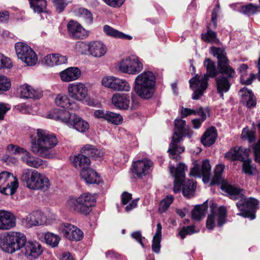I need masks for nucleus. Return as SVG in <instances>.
Instances as JSON below:
<instances>
[{
  "label": "nucleus",
  "instance_id": "obj_58",
  "mask_svg": "<svg viewBox=\"0 0 260 260\" xmlns=\"http://www.w3.org/2000/svg\"><path fill=\"white\" fill-rule=\"evenodd\" d=\"M131 237L135 239L139 244H141L143 248L145 247L143 242V239L145 240V237H142L140 231H136L132 233Z\"/></svg>",
  "mask_w": 260,
  "mask_h": 260
},
{
  "label": "nucleus",
  "instance_id": "obj_14",
  "mask_svg": "<svg viewBox=\"0 0 260 260\" xmlns=\"http://www.w3.org/2000/svg\"><path fill=\"white\" fill-rule=\"evenodd\" d=\"M143 64L135 56H128L122 60L119 64V70L124 73L136 75L141 72Z\"/></svg>",
  "mask_w": 260,
  "mask_h": 260
},
{
  "label": "nucleus",
  "instance_id": "obj_18",
  "mask_svg": "<svg viewBox=\"0 0 260 260\" xmlns=\"http://www.w3.org/2000/svg\"><path fill=\"white\" fill-rule=\"evenodd\" d=\"M152 165V162L147 159L138 160L134 162L131 168L133 177L141 178L146 175Z\"/></svg>",
  "mask_w": 260,
  "mask_h": 260
},
{
  "label": "nucleus",
  "instance_id": "obj_51",
  "mask_svg": "<svg viewBox=\"0 0 260 260\" xmlns=\"http://www.w3.org/2000/svg\"><path fill=\"white\" fill-rule=\"evenodd\" d=\"M52 3L58 13L62 12L68 4L66 0H52Z\"/></svg>",
  "mask_w": 260,
  "mask_h": 260
},
{
  "label": "nucleus",
  "instance_id": "obj_11",
  "mask_svg": "<svg viewBox=\"0 0 260 260\" xmlns=\"http://www.w3.org/2000/svg\"><path fill=\"white\" fill-rule=\"evenodd\" d=\"M15 48L18 58L27 66H34L37 63L38 57L36 53L27 44L17 42L15 45Z\"/></svg>",
  "mask_w": 260,
  "mask_h": 260
},
{
  "label": "nucleus",
  "instance_id": "obj_12",
  "mask_svg": "<svg viewBox=\"0 0 260 260\" xmlns=\"http://www.w3.org/2000/svg\"><path fill=\"white\" fill-rule=\"evenodd\" d=\"M18 187V182L13 174L4 171L0 173V192L6 195L14 194Z\"/></svg>",
  "mask_w": 260,
  "mask_h": 260
},
{
  "label": "nucleus",
  "instance_id": "obj_56",
  "mask_svg": "<svg viewBox=\"0 0 260 260\" xmlns=\"http://www.w3.org/2000/svg\"><path fill=\"white\" fill-rule=\"evenodd\" d=\"M216 215L214 213H212L209 215L206 221V226L209 230H212L215 225V220Z\"/></svg>",
  "mask_w": 260,
  "mask_h": 260
},
{
  "label": "nucleus",
  "instance_id": "obj_21",
  "mask_svg": "<svg viewBox=\"0 0 260 260\" xmlns=\"http://www.w3.org/2000/svg\"><path fill=\"white\" fill-rule=\"evenodd\" d=\"M16 225L14 214L7 211L0 210V230H8Z\"/></svg>",
  "mask_w": 260,
  "mask_h": 260
},
{
  "label": "nucleus",
  "instance_id": "obj_23",
  "mask_svg": "<svg viewBox=\"0 0 260 260\" xmlns=\"http://www.w3.org/2000/svg\"><path fill=\"white\" fill-rule=\"evenodd\" d=\"M230 7L234 10L238 11L245 15H254L260 12V6L252 3L244 5H242L241 3H235L231 4Z\"/></svg>",
  "mask_w": 260,
  "mask_h": 260
},
{
  "label": "nucleus",
  "instance_id": "obj_42",
  "mask_svg": "<svg viewBox=\"0 0 260 260\" xmlns=\"http://www.w3.org/2000/svg\"><path fill=\"white\" fill-rule=\"evenodd\" d=\"M248 68L246 64L242 63L240 65L238 70L239 73L241 74V82L243 84L250 85L252 83L254 79H255V75L251 74L250 76L247 79H244V75L246 74L247 70Z\"/></svg>",
  "mask_w": 260,
  "mask_h": 260
},
{
  "label": "nucleus",
  "instance_id": "obj_46",
  "mask_svg": "<svg viewBox=\"0 0 260 260\" xmlns=\"http://www.w3.org/2000/svg\"><path fill=\"white\" fill-rule=\"evenodd\" d=\"M44 239L46 243L52 247H57L60 240V238L58 236L51 233L45 234Z\"/></svg>",
  "mask_w": 260,
  "mask_h": 260
},
{
  "label": "nucleus",
  "instance_id": "obj_57",
  "mask_svg": "<svg viewBox=\"0 0 260 260\" xmlns=\"http://www.w3.org/2000/svg\"><path fill=\"white\" fill-rule=\"evenodd\" d=\"M76 48L78 51L83 54L87 50L89 51V44L84 42H78L76 45Z\"/></svg>",
  "mask_w": 260,
  "mask_h": 260
},
{
  "label": "nucleus",
  "instance_id": "obj_53",
  "mask_svg": "<svg viewBox=\"0 0 260 260\" xmlns=\"http://www.w3.org/2000/svg\"><path fill=\"white\" fill-rule=\"evenodd\" d=\"M56 54H51L47 55L42 59V63L48 67H53L56 66Z\"/></svg>",
  "mask_w": 260,
  "mask_h": 260
},
{
  "label": "nucleus",
  "instance_id": "obj_39",
  "mask_svg": "<svg viewBox=\"0 0 260 260\" xmlns=\"http://www.w3.org/2000/svg\"><path fill=\"white\" fill-rule=\"evenodd\" d=\"M28 1L30 8L35 13L39 14L41 13L46 12L47 14H48L46 11V0H28Z\"/></svg>",
  "mask_w": 260,
  "mask_h": 260
},
{
  "label": "nucleus",
  "instance_id": "obj_16",
  "mask_svg": "<svg viewBox=\"0 0 260 260\" xmlns=\"http://www.w3.org/2000/svg\"><path fill=\"white\" fill-rule=\"evenodd\" d=\"M69 96L73 99L82 101L87 95L88 89L82 83L76 82L69 84L68 87Z\"/></svg>",
  "mask_w": 260,
  "mask_h": 260
},
{
  "label": "nucleus",
  "instance_id": "obj_31",
  "mask_svg": "<svg viewBox=\"0 0 260 260\" xmlns=\"http://www.w3.org/2000/svg\"><path fill=\"white\" fill-rule=\"evenodd\" d=\"M217 132L215 127L211 126L208 128L203 135L201 141L206 147H210L216 141Z\"/></svg>",
  "mask_w": 260,
  "mask_h": 260
},
{
  "label": "nucleus",
  "instance_id": "obj_55",
  "mask_svg": "<svg viewBox=\"0 0 260 260\" xmlns=\"http://www.w3.org/2000/svg\"><path fill=\"white\" fill-rule=\"evenodd\" d=\"M241 136L242 139H247L251 143L255 139V132L244 128L242 131Z\"/></svg>",
  "mask_w": 260,
  "mask_h": 260
},
{
  "label": "nucleus",
  "instance_id": "obj_5",
  "mask_svg": "<svg viewBox=\"0 0 260 260\" xmlns=\"http://www.w3.org/2000/svg\"><path fill=\"white\" fill-rule=\"evenodd\" d=\"M186 170V166L182 163H179L176 168L174 166H171L170 168V172L171 174H173L174 171L175 172L173 175L175 178L173 191L175 193L179 192L182 187L183 196L190 198L194 196L196 185L192 180L185 181V171Z\"/></svg>",
  "mask_w": 260,
  "mask_h": 260
},
{
  "label": "nucleus",
  "instance_id": "obj_35",
  "mask_svg": "<svg viewBox=\"0 0 260 260\" xmlns=\"http://www.w3.org/2000/svg\"><path fill=\"white\" fill-rule=\"evenodd\" d=\"M81 152L89 157L95 158L101 157L103 155V151L95 146L87 144L84 146L81 150Z\"/></svg>",
  "mask_w": 260,
  "mask_h": 260
},
{
  "label": "nucleus",
  "instance_id": "obj_29",
  "mask_svg": "<svg viewBox=\"0 0 260 260\" xmlns=\"http://www.w3.org/2000/svg\"><path fill=\"white\" fill-rule=\"evenodd\" d=\"M55 102L56 105L63 108L77 110L79 109L76 102L72 101L66 94H59L55 98Z\"/></svg>",
  "mask_w": 260,
  "mask_h": 260
},
{
  "label": "nucleus",
  "instance_id": "obj_27",
  "mask_svg": "<svg viewBox=\"0 0 260 260\" xmlns=\"http://www.w3.org/2000/svg\"><path fill=\"white\" fill-rule=\"evenodd\" d=\"M112 103L114 106L120 110L128 109L129 106V96L127 94L116 93L112 98Z\"/></svg>",
  "mask_w": 260,
  "mask_h": 260
},
{
  "label": "nucleus",
  "instance_id": "obj_4",
  "mask_svg": "<svg viewBox=\"0 0 260 260\" xmlns=\"http://www.w3.org/2000/svg\"><path fill=\"white\" fill-rule=\"evenodd\" d=\"M156 77L153 72L144 71L135 78L134 90L143 100L152 98L155 92Z\"/></svg>",
  "mask_w": 260,
  "mask_h": 260
},
{
  "label": "nucleus",
  "instance_id": "obj_26",
  "mask_svg": "<svg viewBox=\"0 0 260 260\" xmlns=\"http://www.w3.org/2000/svg\"><path fill=\"white\" fill-rule=\"evenodd\" d=\"M81 75L80 70L75 67H69L59 73L61 80L66 82L76 80L80 77Z\"/></svg>",
  "mask_w": 260,
  "mask_h": 260
},
{
  "label": "nucleus",
  "instance_id": "obj_9",
  "mask_svg": "<svg viewBox=\"0 0 260 260\" xmlns=\"http://www.w3.org/2000/svg\"><path fill=\"white\" fill-rule=\"evenodd\" d=\"M26 236L21 233L11 232L0 239V248L8 253H13L22 248L26 244Z\"/></svg>",
  "mask_w": 260,
  "mask_h": 260
},
{
  "label": "nucleus",
  "instance_id": "obj_20",
  "mask_svg": "<svg viewBox=\"0 0 260 260\" xmlns=\"http://www.w3.org/2000/svg\"><path fill=\"white\" fill-rule=\"evenodd\" d=\"M67 28L70 36L73 39H83L88 36L85 29L77 21L70 20Z\"/></svg>",
  "mask_w": 260,
  "mask_h": 260
},
{
  "label": "nucleus",
  "instance_id": "obj_45",
  "mask_svg": "<svg viewBox=\"0 0 260 260\" xmlns=\"http://www.w3.org/2000/svg\"><path fill=\"white\" fill-rule=\"evenodd\" d=\"M207 32L201 35L202 39L209 43H216L218 40L217 38V33L207 26Z\"/></svg>",
  "mask_w": 260,
  "mask_h": 260
},
{
  "label": "nucleus",
  "instance_id": "obj_62",
  "mask_svg": "<svg viewBox=\"0 0 260 260\" xmlns=\"http://www.w3.org/2000/svg\"><path fill=\"white\" fill-rule=\"evenodd\" d=\"M106 257L107 258L120 259L122 255L113 250H110L106 252Z\"/></svg>",
  "mask_w": 260,
  "mask_h": 260
},
{
  "label": "nucleus",
  "instance_id": "obj_3",
  "mask_svg": "<svg viewBox=\"0 0 260 260\" xmlns=\"http://www.w3.org/2000/svg\"><path fill=\"white\" fill-rule=\"evenodd\" d=\"M37 134V141L31 142V151L42 157H53V154L51 150L58 143L55 135L43 129H38Z\"/></svg>",
  "mask_w": 260,
  "mask_h": 260
},
{
  "label": "nucleus",
  "instance_id": "obj_33",
  "mask_svg": "<svg viewBox=\"0 0 260 260\" xmlns=\"http://www.w3.org/2000/svg\"><path fill=\"white\" fill-rule=\"evenodd\" d=\"M106 46L100 42H93L89 43V52L91 55L96 57H100L106 52Z\"/></svg>",
  "mask_w": 260,
  "mask_h": 260
},
{
  "label": "nucleus",
  "instance_id": "obj_6",
  "mask_svg": "<svg viewBox=\"0 0 260 260\" xmlns=\"http://www.w3.org/2000/svg\"><path fill=\"white\" fill-rule=\"evenodd\" d=\"M186 122L181 119L175 120V131L172 137L168 152L171 159L178 161L181 158L180 154L184 152V148L180 145L182 136L187 134Z\"/></svg>",
  "mask_w": 260,
  "mask_h": 260
},
{
  "label": "nucleus",
  "instance_id": "obj_63",
  "mask_svg": "<svg viewBox=\"0 0 260 260\" xmlns=\"http://www.w3.org/2000/svg\"><path fill=\"white\" fill-rule=\"evenodd\" d=\"M121 204L122 205H125L132 199V194L126 191H124L121 195Z\"/></svg>",
  "mask_w": 260,
  "mask_h": 260
},
{
  "label": "nucleus",
  "instance_id": "obj_60",
  "mask_svg": "<svg viewBox=\"0 0 260 260\" xmlns=\"http://www.w3.org/2000/svg\"><path fill=\"white\" fill-rule=\"evenodd\" d=\"M253 149L255 156V161L260 163V139L253 146Z\"/></svg>",
  "mask_w": 260,
  "mask_h": 260
},
{
  "label": "nucleus",
  "instance_id": "obj_40",
  "mask_svg": "<svg viewBox=\"0 0 260 260\" xmlns=\"http://www.w3.org/2000/svg\"><path fill=\"white\" fill-rule=\"evenodd\" d=\"M242 171L245 174L249 176H253L257 173L256 166L252 164L250 158H247L242 161Z\"/></svg>",
  "mask_w": 260,
  "mask_h": 260
},
{
  "label": "nucleus",
  "instance_id": "obj_50",
  "mask_svg": "<svg viewBox=\"0 0 260 260\" xmlns=\"http://www.w3.org/2000/svg\"><path fill=\"white\" fill-rule=\"evenodd\" d=\"M11 86L9 79L3 75H0V94L8 91Z\"/></svg>",
  "mask_w": 260,
  "mask_h": 260
},
{
  "label": "nucleus",
  "instance_id": "obj_24",
  "mask_svg": "<svg viewBox=\"0 0 260 260\" xmlns=\"http://www.w3.org/2000/svg\"><path fill=\"white\" fill-rule=\"evenodd\" d=\"M75 114L71 113L70 112L58 109H54L48 115V117L55 120H60L62 122L70 125L72 117Z\"/></svg>",
  "mask_w": 260,
  "mask_h": 260
},
{
  "label": "nucleus",
  "instance_id": "obj_37",
  "mask_svg": "<svg viewBox=\"0 0 260 260\" xmlns=\"http://www.w3.org/2000/svg\"><path fill=\"white\" fill-rule=\"evenodd\" d=\"M103 30L107 35L115 38L128 40L132 39V36L124 34L123 32L119 31L118 30L115 29L108 25H104L103 27Z\"/></svg>",
  "mask_w": 260,
  "mask_h": 260
},
{
  "label": "nucleus",
  "instance_id": "obj_32",
  "mask_svg": "<svg viewBox=\"0 0 260 260\" xmlns=\"http://www.w3.org/2000/svg\"><path fill=\"white\" fill-rule=\"evenodd\" d=\"M74 167L81 171L89 167L90 164L89 158L83 153L74 155L71 158Z\"/></svg>",
  "mask_w": 260,
  "mask_h": 260
},
{
  "label": "nucleus",
  "instance_id": "obj_22",
  "mask_svg": "<svg viewBox=\"0 0 260 260\" xmlns=\"http://www.w3.org/2000/svg\"><path fill=\"white\" fill-rule=\"evenodd\" d=\"M94 115L98 118H103L115 125L120 124L123 121V118L120 114L108 111L98 110L94 112Z\"/></svg>",
  "mask_w": 260,
  "mask_h": 260
},
{
  "label": "nucleus",
  "instance_id": "obj_41",
  "mask_svg": "<svg viewBox=\"0 0 260 260\" xmlns=\"http://www.w3.org/2000/svg\"><path fill=\"white\" fill-rule=\"evenodd\" d=\"M208 208L206 202L202 205H196L192 211V218L196 220H200L206 214Z\"/></svg>",
  "mask_w": 260,
  "mask_h": 260
},
{
  "label": "nucleus",
  "instance_id": "obj_64",
  "mask_svg": "<svg viewBox=\"0 0 260 260\" xmlns=\"http://www.w3.org/2000/svg\"><path fill=\"white\" fill-rule=\"evenodd\" d=\"M173 201L172 196L167 197L161 202L160 206L164 210L167 209Z\"/></svg>",
  "mask_w": 260,
  "mask_h": 260
},
{
  "label": "nucleus",
  "instance_id": "obj_38",
  "mask_svg": "<svg viewBox=\"0 0 260 260\" xmlns=\"http://www.w3.org/2000/svg\"><path fill=\"white\" fill-rule=\"evenodd\" d=\"M194 115H199L202 117V121H204L206 119V115L202 107H200L198 109H191L187 108L182 107L181 111V117L185 118L188 116Z\"/></svg>",
  "mask_w": 260,
  "mask_h": 260
},
{
  "label": "nucleus",
  "instance_id": "obj_49",
  "mask_svg": "<svg viewBox=\"0 0 260 260\" xmlns=\"http://www.w3.org/2000/svg\"><path fill=\"white\" fill-rule=\"evenodd\" d=\"M217 216V226H221L225 223L227 216V211L225 207L221 206L219 208Z\"/></svg>",
  "mask_w": 260,
  "mask_h": 260
},
{
  "label": "nucleus",
  "instance_id": "obj_2",
  "mask_svg": "<svg viewBox=\"0 0 260 260\" xmlns=\"http://www.w3.org/2000/svg\"><path fill=\"white\" fill-rule=\"evenodd\" d=\"M222 191L228 193V196L233 200H239L236 203V207L239 213L237 215L250 220L256 218V212L259 209V202L254 198H247L244 190L235 185L228 182H223L221 185Z\"/></svg>",
  "mask_w": 260,
  "mask_h": 260
},
{
  "label": "nucleus",
  "instance_id": "obj_36",
  "mask_svg": "<svg viewBox=\"0 0 260 260\" xmlns=\"http://www.w3.org/2000/svg\"><path fill=\"white\" fill-rule=\"evenodd\" d=\"M162 226L160 223H158L156 225V231L153 237L152 250L156 253H159L160 248V242L161 240Z\"/></svg>",
  "mask_w": 260,
  "mask_h": 260
},
{
  "label": "nucleus",
  "instance_id": "obj_34",
  "mask_svg": "<svg viewBox=\"0 0 260 260\" xmlns=\"http://www.w3.org/2000/svg\"><path fill=\"white\" fill-rule=\"evenodd\" d=\"M69 126H72L77 131L82 133L86 132L89 128L88 123L75 114L72 117V121Z\"/></svg>",
  "mask_w": 260,
  "mask_h": 260
},
{
  "label": "nucleus",
  "instance_id": "obj_17",
  "mask_svg": "<svg viewBox=\"0 0 260 260\" xmlns=\"http://www.w3.org/2000/svg\"><path fill=\"white\" fill-rule=\"evenodd\" d=\"M211 166L209 160L206 159L202 162L201 168L198 164H196L191 168L189 175L194 177H202L205 183L209 182L211 176Z\"/></svg>",
  "mask_w": 260,
  "mask_h": 260
},
{
  "label": "nucleus",
  "instance_id": "obj_54",
  "mask_svg": "<svg viewBox=\"0 0 260 260\" xmlns=\"http://www.w3.org/2000/svg\"><path fill=\"white\" fill-rule=\"evenodd\" d=\"M12 67V63L10 58L0 53V69H10Z\"/></svg>",
  "mask_w": 260,
  "mask_h": 260
},
{
  "label": "nucleus",
  "instance_id": "obj_48",
  "mask_svg": "<svg viewBox=\"0 0 260 260\" xmlns=\"http://www.w3.org/2000/svg\"><path fill=\"white\" fill-rule=\"evenodd\" d=\"M22 224L27 228H31L32 226H36L39 224V221L35 214H30L26 218L22 219Z\"/></svg>",
  "mask_w": 260,
  "mask_h": 260
},
{
  "label": "nucleus",
  "instance_id": "obj_52",
  "mask_svg": "<svg viewBox=\"0 0 260 260\" xmlns=\"http://www.w3.org/2000/svg\"><path fill=\"white\" fill-rule=\"evenodd\" d=\"M195 232L194 226L188 225L181 228L179 233V235L180 236L181 239H184L187 235H191Z\"/></svg>",
  "mask_w": 260,
  "mask_h": 260
},
{
  "label": "nucleus",
  "instance_id": "obj_19",
  "mask_svg": "<svg viewBox=\"0 0 260 260\" xmlns=\"http://www.w3.org/2000/svg\"><path fill=\"white\" fill-rule=\"evenodd\" d=\"M43 251L42 245L38 242H26L23 247L22 252L28 259H35L39 257Z\"/></svg>",
  "mask_w": 260,
  "mask_h": 260
},
{
  "label": "nucleus",
  "instance_id": "obj_28",
  "mask_svg": "<svg viewBox=\"0 0 260 260\" xmlns=\"http://www.w3.org/2000/svg\"><path fill=\"white\" fill-rule=\"evenodd\" d=\"M19 90L20 96L23 99H39L42 96L41 90L39 89L36 90L27 84L20 86Z\"/></svg>",
  "mask_w": 260,
  "mask_h": 260
},
{
  "label": "nucleus",
  "instance_id": "obj_59",
  "mask_svg": "<svg viewBox=\"0 0 260 260\" xmlns=\"http://www.w3.org/2000/svg\"><path fill=\"white\" fill-rule=\"evenodd\" d=\"M115 78V77L113 76L104 78L102 81L103 85L113 89V85L114 83Z\"/></svg>",
  "mask_w": 260,
  "mask_h": 260
},
{
  "label": "nucleus",
  "instance_id": "obj_25",
  "mask_svg": "<svg viewBox=\"0 0 260 260\" xmlns=\"http://www.w3.org/2000/svg\"><path fill=\"white\" fill-rule=\"evenodd\" d=\"M248 151L246 149L236 146L226 152L224 157L231 161H242L246 157H248Z\"/></svg>",
  "mask_w": 260,
  "mask_h": 260
},
{
  "label": "nucleus",
  "instance_id": "obj_44",
  "mask_svg": "<svg viewBox=\"0 0 260 260\" xmlns=\"http://www.w3.org/2000/svg\"><path fill=\"white\" fill-rule=\"evenodd\" d=\"M112 89L116 91H129L131 89V86L125 80L115 77Z\"/></svg>",
  "mask_w": 260,
  "mask_h": 260
},
{
  "label": "nucleus",
  "instance_id": "obj_15",
  "mask_svg": "<svg viewBox=\"0 0 260 260\" xmlns=\"http://www.w3.org/2000/svg\"><path fill=\"white\" fill-rule=\"evenodd\" d=\"M60 233L71 241H80L83 238V232L69 223H63L59 228Z\"/></svg>",
  "mask_w": 260,
  "mask_h": 260
},
{
  "label": "nucleus",
  "instance_id": "obj_1",
  "mask_svg": "<svg viewBox=\"0 0 260 260\" xmlns=\"http://www.w3.org/2000/svg\"><path fill=\"white\" fill-rule=\"evenodd\" d=\"M214 56L217 59V66L211 59L206 58L204 61V65L206 69V73L203 76L209 79L215 78L217 92L220 98L223 99L224 93L228 92L236 77V72L230 65L225 51L220 48L211 47Z\"/></svg>",
  "mask_w": 260,
  "mask_h": 260
},
{
  "label": "nucleus",
  "instance_id": "obj_10",
  "mask_svg": "<svg viewBox=\"0 0 260 260\" xmlns=\"http://www.w3.org/2000/svg\"><path fill=\"white\" fill-rule=\"evenodd\" d=\"M7 149L14 154H21V160L29 167L38 169L44 165V161L40 158L32 155L28 151L19 146L10 144L8 146Z\"/></svg>",
  "mask_w": 260,
  "mask_h": 260
},
{
  "label": "nucleus",
  "instance_id": "obj_7",
  "mask_svg": "<svg viewBox=\"0 0 260 260\" xmlns=\"http://www.w3.org/2000/svg\"><path fill=\"white\" fill-rule=\"evenodd\" d=\"M21 179L25 182L26 186L31 189L47 190L50 186V182L47 177L31 169L24 170L22 174Z\"/></svg>",
  "mask_w": 260,
  "mask_h": 260
},
{
  "label": "nucleus",
  "instance_id": "obj_8",
  "mask_svg": "<svg viewBox=\"0 0 260 260\" xmlns=\"http://www.w3.org/2000/svg\"><path fill=\"white\" fill-rule=\"evenodd\" d=\"M95 204V197L88 192L83 193L77 198H70L67 201L70 209L85 215L90 213Z\"/></svg>",
  "mask_w": 260,
  "mask_h": 260
},
{
  "label": "nucleus",
  "instance_id": "obj_61",
  "mask_svg": "<svg viewBox=\"0 0 260 260\" xmlns=\"http://www.w3.org/2000/svg\"><path fill=\"white\" fill-rule=\"evenodd\" d=\"M107 5L111 7L118 8L121 7L125 0H103Z\"/></svg>",
  "mask_w": 260,
  "mask_h": 260
},
{
  "label": "nucleus",
  "instance_id": "obj_13",
  "mask_svg": "<svg viewBox=\"0 0 260 260\" xmlns=\"http://www.w3.org/2000/svg\"><path fill=\"white\" fill-rule=\"evenodd\" d=\"M209 79L203 76L196 74L194 77L189 81L190 87L193 90L192 99L194 100H199L204 94L208 87Z\"/></svg>",
  "mask_w": 260,
  "mask_h": 260
},
{
  "label": "nucleus",
  "instance_id": "obj_47",
  "mask_svg": "<svg viewBox=\"0 0 260 260\" xmlns=\"http://www.w3.org/2000/svg\"><path fill=\"white\" fill-rule=\"evenodd\" d=\"M224 166L223 165H217L215 170L213 179L211 182V184H218L222 181L221 175L223 172Z\"/></svg>",
  "mask_w": 260,
  "mask_h": 260
},
{
  "label": "nucleus",
  "instance_id": "obj_30",
  "mask_svg": "<svg viewBox=\"0 0 260 260\" xmlns=\"http://www.w3.org/2000/svg\"><path fill=\"white\" fill-rule=\"evenodd\" d=\"M81 177L88 184H99L101 181L100 176L93 169L88 167L81 171Z\"/></svg>",
  "mask_w": 260,
  "mask_h": 260
},
{
  "label": "nucleus",
  "instance_id": "obj_43",
  "mask_svg": "<svg viewBox=\"0 0 260 260\" xmlns=\"http://www.w3.org/2000/svg\"><path fill=\"white\" fill-rule=\"evenodd\" d=\"M240 92L243 93L245 100H247L246 106L248 108L255 107L256 104L255 96L251 90L247 88H243L240 90Z\"/></svg>",
  "mask_w": 260,
  "mask_h": 260
}]
</instances>
